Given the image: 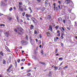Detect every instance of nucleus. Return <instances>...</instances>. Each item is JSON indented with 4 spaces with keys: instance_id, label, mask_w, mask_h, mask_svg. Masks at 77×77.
<instances>
[{
    "instance_id": "f257e3e1",
    "label": "nucleus",
    "mask_w": 77,
    "mask_h": 77,
    "mask_svg": "<svg viewBox=\"0 0 77 77\" xmlns=\"http://www.w3.org/2000/svg\"><path fill=\"white\" fill-rule=\"evenodd\" d=\"M17 29H18V31L20 32H18V34L21 35V34H23L24 33L23 29L21 27H17Z\"/></svg>"
},
{
    "instance_id": "f03ea898",
    "label": "nucleus",
    "mask_w": 77,
    "mask_h": 77,
    "mask_svg": "<svg viewBox=\"0 0 77 77\" xmlns=\"http://www.w3.org/2000/svg\"><path fill=\"white\" fill-rule=\"evenodd\" d=\"M56 6H57L56 5V3H54L53 5L52 6V7L54 9H56V11H59V9H60V5H59L58 7Z\"/></svg>"
},
{
    "instance_id": "7ed1b4c3",
    "label": "nucleus",
    "mask_w": 77,
    "mask_h": 77,
    "mask_svg": "<svg viewBox=\"0 0 77 77\" xmlns=\"http://www.w3.org/2000/svg\"><path fill=\"white\" fill-rule=\"evenodd\" d=\"M12 67V65L11 64L9 67H8V68L7 69V72H11V69Z\"/></svg>"
},
{
    "instance_id": "20e7f679",
    "label": "nucleus",
    "mask_w": 77,
    "mask_h": 77,
    "mask_svg": "<svg viewBox=\"0 0 77 77\" xmlns=\"http://www.w3.org/2000/svg\"><path fill=\"white\" fill-rule=\"evenodd\" d=\"M25 17L26 18L27 20H28V21H30V19L29 17H32V15L30 14H25Z\"/></svg>"
},
{
    "instance_id": "39448f33",
    "label": "nucleus",
    "mask_w": 77,
    "mask_h": 77,
    "mask_svg": "<svg viewBox=\"0 0 77 77\" xmlns=\"http://www.w3.org/2000/svg\"><path fill=\"white\" fill-rule=\"evenodd\" d=\"M12 20V17L8 16L7 17V21L8 23H11Z\"/></svg>"
},
{
    "instance_id": "423d86ee",
    "label": "nucleus",
    "mask_w": 77,
    "mask_h": 77,
    "mask_svg": "<svg viewBox=\"0 0 77 77\" xmlns=\"http://www.w3.org/2000/svg\"><path fill=\"white\" fill-rule=\"evenodd\" d=\"M48 30H50L51 32H53V26L50 25L48 29Z\"/></svg>"
},
{
    "instance_id": "0eeeda50",
    "label": "nucleus",
    "mask_w": 77,
    "mask_h": 77,
    "mask_svg": "<svg viewBox=\"0 0 77 77\" xmlns=\"http://www.w3.org/2000/svg\"><path fill=\"white\" fill-rule=\"evenodd\" d=\"M30 42L32 45H33L35 43V41L34 40H32L31 38H30Z\"/></svg>"
},
{
    "instance_id": "6e6552de",
    "label": "nucleus",
    "mask_w": 77,
    "mask_h": 77,
    "mask_svg": "<svg viewBox=\"0 0 77 77\" xmlns=\"http://www.w3.org/2000/svg\"><path fill=\"white\" fill-rule=\"evenodd\" d=\"M69 4V6L71 7H72V6H74V4L71 1H70V2Z\"/></svg>"
},
{
    "instance_id": "1a4fd4ad",
    "label": "nucleus",
    "mask_w": 77,
    "mask_h": 77,
    "mask_svg": "<svg viewBox=\"0 0 77 77\" xmlns=\"http://www.w3.org/2000/svg\"><path fill=\"white\" fill-rule=\"evenodd\" d=\"M32 20L33 23H36V22H35V21H37V20H36V19H35L34 18H33V17L32 18Z\"/></svg>"
},
{
    "instance_id": "9d476101",
    "label": "nucleus",
    "mask_w": 77,
    "mask_h": 77,
    "mask_svg": "<svg viewBox=\"0 0 77 77\" xmlns=\"http://www.w3.org/2000/svg\"><path fill=\"white\" fill-rule=\"evenodd\" d=\"M71 1H70L69 0H66L65 1V3L66 4H69L70 2H71Z\"/></svg>"
},
{
    "instance_id": "9b49d317",
    "label": "nucleus",
    "mask_w": 77,
    "mask_h": 77,
    "mask_svg": "<svg viewBox=\"0 0 77 77\" xmlns=\"http://www.w3.org/2000/svg\"><path fill=\"white\" fill-rule=\"evenodd\" d=\"M21 44H22L24 45V44H26V41H25V40H22V41H21Z\"/></svg>"
},
{
    "instance_id": "f8f14e48",
    "label": "nucleus",
    "mask_w": 77,
    "mask_h": 77,
    "mask_svg": "<svg viewBox=\"0 0 77 77\" xmlns=\"http://www.w3.org/2000/svg\"><path fill=\"white\" fill-rule=\"evenodd\" d=\"M48 2L47 0L45 1V6H48Z\"/></svg>"
},
{
    "instance_id": "ddd939ff",
    "label": "nucleus",
    "mask_w": 77,
    "mask_h": 77,
    "mask_svg": "<svg viewBox=\"0 0 77 77\" xmlns=\"http://www.w3.org/2000/svg\"><path fill=\"white\" fill-rule=\"evenodd\" d=\"M47 18L48 20H50V19L51 18V15H49L47 16Z\"/></svg>"
},
{
    "instance_id": "4468645a",
    "label": "nucleus",
    "mask_w": 77,
    "mask_h": 77,
    "mask_svg": "<svg viewBox=\"0 0 77 77\" xmlns=\"http://www.w3.org/2000/svg\"><path fill=\"white\" fill-rule=\"evenodd\" d=\"M5 48L6 50H7L8 51V52H10V51L9 50V48H8V47H7V46H5Z\"/></svg>"
},
{
    "instance_id": "2eb2a0df",
    "label": "nucleus",
    "mask_w": 77,
    "mask_h": 77,
    "mask_svg": "<svg viewBox=\"0 0 77 77\" xmlns=\"http://www.w3.org/2000/svg\"><path fill=\"white\" fill-rule=\"evenodd\" d=\"M14 63H15V66H16L17 67V60H14Z\"/></svg>"
},
{
    "instance_id": "dca6fc26",
    "label": "nucleus",
    "mask_w": 77,
    "mask_h": 77,
    "mask_svg": "<svg viewBox=\"0 0 77 77\" xmlns=\"http://www.w3.org/2000/svg\"><path fill=\"white\" fill-rule=\"evenodd\" d=\"M0 54L2 56V57H3V56H4V54H3V53L2 51H1L0 52Z\"/></svg>"
},
{
    "instance_id": "f3484780",
    "label": "nucleus",
    "mask_w": 77,
    "mask_h": 77,
    "mask_svg": "<svg viewBox=\"0 0 77 77\" xmlns=\"http://www.w3.org/2000/svg\"><path fill=\"white\" fill-rule=\"evenodd\" d=\"M33 28H34V26L32 25H31L30 27V29H31V30H33Z\"/></svg>"
},
{
    "instance_id": "a211bd4d",
    "label": "nucleus",
    "mask_w": 77,
    "mask_h": 77,
    "mask_svg": "<svg viewBox=\"0 0 77 77\" xmlns=\"http://www.w3.org/2000/svg\"><path fill=\"white\" fill-rule=\"evenodd\" d=\"M55 27L56 29V30H57V29H59V28L60 27L59 26L57 25V26H55Z\"/></svg>"
},
{
    "instance_id": "6ab92c4d",
    "label": "nucleus",
    "mask_w": 77,
    "mask_h": 77,
    "mask_svg": "<svg viewBox=\"0 0 77 77\" xmlns=\"http://www.w3.org/2000/svg\"><path fill=\"white\" fill-rule=\"evenodd\" d=\"M3 64H6V60H3L2 61Z\"/></svg>"
},
{
    "instance_id": "aec40b11",
    "label": "nucleus",
    "mask_w": 77,
    "mask_h": 77,
    "mask_svg": "<svg viewBox=\"0 0 77 77\" xmlns=\"http://www.w3.org/2000/svg\"><path fill=\"white\" fill-rule=\"evenodd\" d=\"M45 9H46V8L44 7H43L42 8V11H45Z\"/></svg>"
},
{
    "instance_id": "412c9836",
    "label": "nucleus",
    "mask_w": 77,
    "mask_h": 77,
    "mask_svg": "<svg viewBox=\"0 0 77 77\" xmlns=\"http://www.w3.org/2000/svg\"><path fill=\"white\" fill-rule=\"evenodd\" d=\"M54 69H56V70H57V69H58V67L56 66H54Z\"/></svg>"
},
{
    "instance_id": "4be33fe9",
    "label": "nucleus",
    "mask_w": 77,
    "mask_h": 77,
    "mask_svg": "<svg viewBox=\"0 0 77 77\" xmlns=\"http://www.w3.org/2000/svg\"><path fill=\"white\" fill-rule=\"evenodd\" d=\"M38 44L39 45H40L41 44V40H38Z\"/></svg>"
},
{
    "instance_id": "5701e85b",
    "label": "nucleus",
    "mask_w": 77,
    "mask_h": 77,
    "mask_svg": "<svg viewBox=\"0 0 77 77\" xmlns=\"http://www.w3.org/2000/svg\"><path fill=\"white\" fill-rule=\"evenodd\" d=\"M59 60H60V61H62V60H63V58H59Z\"/></svg>"
},
{
    "instance_id": "b1692460",
    "label": "nucleus",
    "mask_w": 77,
    "mask_h": 77,
    "mask_svg": "<svg viewBox=\"0 0 77 77\" xmlns=\"http://www.w3.org/2000/svg\"><path fill=\"white\" fill-rule=\"evenodd\" d=\"M21 7H22V6H20V5H19V9H18L19 11L21 9Z\"/></svg>"
},
{
    "instance_id": "393cba45",
    "label": "nucleus",
    "mask_w": 77,
    "mask_h": 77,
    "mask_svg": "<svg viewBox=\"0 0 77 77\" xmlns=\"http://www.w3.org/2000/svg\"><path fill=\"white\" fill-rule=\"evenodd\" d=\"M5 35L7 37H8V38L9 37V35L7 33H6L5 34Z\"/></svg>"
},
{
    "instance_id": "a878e982",
    "label": "nucleus",
    "mask_w": 77,
    "mask_h": 77,
    "mask_svg": "<svg viewBox=\"0 0 77 77\" xmlns=\"http://www.w3.org/2000/svg\"><path fill=\"white\" fill-rule=\"evenodd\" d=\"M58 20L59 21H62V18L60 17L58 19Z\"/></svg>"
},
{
    "instance_id": "bb28decb",
    "label": "nucleus",
    "mask_w": 77,
    "mask_h": 77,
    "mask_svg": "<svg viewBox=\"0 0 77 77\" xmlns=\"http://www.w3.org/2000/svg\"><path fill=\"white\" fill-rule=\"evenodd\" d=\"M0 26L1 27H2V26H4V27H5V25L4 24H1Z\"/></svg>"
},
{
    "instance_id": "cd10ccee",
    "label": "nucleus",
    "mask_w": 77,
    "mask_h": 77,
    "mask_svg": "<svg viewBox=\"0 0 77 77\" xmlns=\"http://www.w3.org/2000/svg\"><path fill=\"white\" fill-rule=\"evenodd\" d=\"M63 21L64 24H65L66 22V20L64 19L63 20Z\"/></svg>"
},
{
    "instance_id": "c85d7f7f",
    "label": "nucleus",
    "mask_w": 77,
    "mask_h": 77,
    "mask_svg": "<svg viewBox=\"0 0 77 77\" xmlns=\"http://www.w3.org/2000/svg\"><path fill=\"white\" fill-rule=\"evenodd\" d=\"M25 14H26V12H24L23 14H22V15L23 16V17H24L25 16Z\"/></svg>"
},
{
    "instance_id": "c756f323",
    "label": "nucleus",
    "mask_w": 77,
    "mask_h": 77,
    "mask_svg": "<svg viewBox=\"0 0 77 77\" xmlns=\"http://www.w3.org/2000/svg\"><path fill=\"white\" fill-rule=\"evenodd\" d=\"M14 31L16 33H17V32H18V30H17L16 29H14Z\"/></svg>"
},
{
    "instance_id": "7c9ffc66",
    "label": "nucleus",
    "mask_w": 77,
    "mask_h": 77,
    "mask_svg": "<svg viewBox=\"0 0 77 77\" xmlns=\"http://www.w3.org/2000/svg\"><path fill=\"white\" fill-rule=\"evenodd\" d=\"M31 72V69H29L26 72H27V73H29V72Z\"/></svg>"
},
{
    "instance_id": "2f4dec72",
    "label": "nucleus",
    "mask_w": 77,
    "mask_h": 77,
    "mask_svg": "<svg viewBox=\"0 0 77 77\" xmlns=\"http://www.w3.org/2000/svg\"><path fill=\"white\" fill-rule=\"evenodd\" d=\"M20 11H21V12H24V11L23 10V8H21V9L20 10Z\"/></svg>"
},
{
    "instance_id": "473e14b6",
    "label": "nucleus",
    "mask_w": 77,
    "mask_h": 77,
    "mask_svg": "<svg viewBox=\"0 0 77 77\" xmlns=\"http://www.w3.org/2000/svg\"><path fill=\"white\" fill-rule=\"evenodd\" d=\"M63 61L60 64V65L59 66H62V65L63 63Z\"/></svg>"
},
{
    "instance_id": "72a5a7b5",
    "label": "nucleus",
    "mask_w": 77,
    "mask_h": 77,
    "mask_svg": "<svg viewBox=\"0 0 77 77\" xmlns=\"http://www.w3.org/2000/svg\"><path fill=\"white\" fill-rule=\"evenodd\" d=\"M16 18L18 22H19V18L18 17H17Z\"/></svg>"
},
{
    "instance_id": "f704fd0d",
    "label": "nucleus",
    "mask_w": 77,
    "mask_h": 77,
    "mask_svg": "<svg viewBox=\"0 0 77 77\" xmlns=\"http://www.w3.org/2000/svg\"><path fill=\"white\" fill-rule=\"evenodd\" d=\"M42 0H37V1L38 3H41Z\"/></svg>"
},
{
    "instance_id": "c9c22d12",
    "label": "nucleus",
    "mask_w": 77,
    "mask_h": 77,
    "mask_svg": "<svg viewBox=\"0 0 77 77\" xmlns=\"http://www.w3.org/2000/svg\"><path fill=\"white\" fill-rule=\"evenodd\" d=\"M19 5H23V3L19 2Z\"/></svg>"
},
{
    "instance_id": "e433bc0d",
    "label": "nucleus",
    "mask_w": 77,
    "mask_h": 77,
    "mask_svg": "<svg viewBox=\"0 0 77 77\" xmlns=\"http://www.w3.org/2000/svg\"><path fill=\"white\" fill-rule=\"evenodd\" d=\"M39 38H42V35H41V34H39Z\"/></svg>"
},
{
    "instance_id": "4c0bfd02",
    "label": "nucleus",
    "mask_w": 77,
    "mask_h": 77,
    "mask_svg": "<svg viewBox=\"0 0 77 77\" xmlns=\"http://www.w3.org/2000/svg\"><path fill=\"white\" fill-rule=\"evenodd\" d=\"M52 26H53L54 27H55V26H56V25H55V24H54V23H52Z\"/></svg>"
},
{
    "instance_id": "58836bf2",
    "label": "nucleus",
    "mask_w": 77,
    "mask_h": 77,
    "mask_svg": "<svg viewBox=\"0 0 77 77\" xmlns=\"http://www.w3.org/2000/svg\"><path fill=\"white\" fill-rule=\"evenodd\" d=\"M20 61H21V60L20 59H19L17 61V62L18 63H20Z\"/></svg>"
},
{
    "instance_id": "ea45409f",
    "label": "nucleus",
    "mask_w": 77,
    "mask_h": 77,
    "mask_svg": "<svg viewBox=\"0 0 77 77\" xmlns=\"http://www.w3.org/2000/svg\"><path fill=\"white\" fill-rule=\"evenodd\" d=\"M29 10H30L31 12H32V8H31V7H29Z\"/></svg>"
},
{
    "instance_id": "a19ab883",
    "label": "nucleus",
    "mask_w": 77,
    "mask_h": 77,
    "mask_svg": "<svg viewBox=\"0 0 77 77\" xmlns=\"http://www.w3.org/2000/svg\"><path fill=\"white\" fill-rule=\"evenodd\" d=\"M20 48H21V49H22L23 48V47L21 46L19 47L18 49H20Z\"/></svg>"
},
{
    "instance_id": "79ce46f5",
    "label": "nucleus",
    "mask_w": 77,
    "mask_h": 77,
    "mask_svg": "<svg viewBox=\"0 0 77 77\" xmlns=\"http://www.w3.org/2000/svg\"><path fill=\"white\" fill-rule=\"evenodd\" d=\"M57 36H60V33H58L57 34Z\"/></svg>"
},
{
    "instance_id": "37998d69",
    "label": "nucleus",
    "mask_w": 77,
    "mask_h": 77,
    "mask_svg": "<svg viewBox=\"0 0 77 77\" xmlns=\"http://www.w3.org/2000/svg\"><path fill=\"white\" fill-rule=\"evenodd\" d=\"M28 66H30L31 65V63H30L29 62L27 64Z\"/></svg>"
},
{
    "instance_id": "c03bdc74",
    "label": "nucleus",
    "mask_w": 77,
    "mask_h": 77,
    "mask_svg": "<svg viewBox=\"0 0 77 77\" xmlns=\"http://www.w3.org/2000/svg\"><path fill=\"white\" fill-rule=\"evenodd\" d=\"M13 10V9H12V8H10L9 9L10 11H12Z\"/></svg>"
},
{
    "instance_id": "a18cd8bd",
    "label": "nucleus",
    "mask_w": 77,
    "mask_h": 77,
    "mask_svg": "<svg viewBox=\"0 0 77 77\" xmlns=\"http://www.w3.org/2000/svg\"><path fill=\"white\" fill-rule=\"evenodd\" d=\"M60 31H59V30H58L57 31V33H60Z\"/></svg>"
},
{
    "instance_id": "49530a36",
    "label": "nucleus",
    "mask_w": 77,
    "mask_h": 77,
    "mask_svg": "<svg viewBox=\"0 0 77 77\" xmlns=\"http://www.w3.org/2000/svg\"><path fill=\"white\" fill-rule=\"evenodd\" d=\"M27 75L28 76H30V75H31V73H29L27 74Z\"/></svg>"
},
{
    "instance_id": "de8ad7c7",
    "label": "nucleus",
    "mask_w": 77,
    "mask_h": 77,
    "mask_svg": "<svg viewBox=\"0 0 77 77\" xmlns=\"http://www.w3.org/2000/svg\"><path fill=\"white\" fill-rule=\"evenodd\" d=\"M63 36H61L60 38L61 39H63Z\"/></svg>"
},
{
    "instance_id": "09e8293b",
    "label": "nucleus",
    "mask_w": 77,
    "mask_h": 77,
    "mask_svg": "<svg viewBox=\"0 0 77 77\" xmlns=\"http://www.w3.org/2000/svg\"><path fill=\"white\" fill-rule=\"evenodd\" d=\"M66 18H67V19H69V16H66Z\"/></svg>"
},
{
    "instance_id": "8fccbe9b",
    "label": "nucleus",
    "mask_w": 77,
    "mask_h": 77,
    "mask_svg": "<svg viewBox=\"0 0 77 77\" xmlns=\"http://www.w3.org/2000/svg\"><path fill=\"white\" fill-rule=\"evenodd\" d=\"M65 67V68H68V66L66 65Z\"/></svg>"
},
{
    "instance_id": "3c124183",
    "label": "nucleus",
    "mask_w": 77,
    "mask_h": 77,
    "mask_svg": "<svg viewBox=\"0 0 77 77\" xmlns=\"http://www.w3.org/2000/svg\"><path fill=\"white\" fill-rule=\"evenodd\" d=\"M23 64H24V63H22L21 64H20V66H23Z\"/></svg>"
},
{
    "instance_id": "603ef678",
    "label": "nucleus",
    "mask_w": 77,
    "mask_h": 77,
    "mask_svg": "<svg viewBox=\"0 0 77 77\" xmlns=\"http://www.w3.org/2000/svg\"><path fill=\"white\" fill-rule=\"evenodd\" d=\"M35 40L36 42H38V39L37 38L35 39Z\"/></svg>"
},
{
    "instance_id": "864d4df0",
    "label": "nucleus",
    "mask_w": 77,
    "mask_h": 77,
    "mask_svg": "<svg viewBox=\"0 0 77 77\" xmlns=\"http://www.w3.org/2000/svg\"><path fill=\"white\" fill-rule=\"evenodd\" d=\"M37 31H34V34H37Z\"/></svg>"
},
{
    "instance_id": "5fc2aeb1",
    "label": "nucleus",
    "mask_w": 77,
    "mask_h": 77,
    "mask_svg": "<svg viewBox=\"0 0 77 77\" xmlns=\"http://www.w3.org/2000/svg\"><path fill=\"white\" fill-rule=\"evenodd\" d=\"M61 45L62 46V47L63 46V43H61Z\"/></svg>"
},
{
    "instance_id": "6e6d98bb",
    "label": "nucleus",
    "mask_w": 77,
    "mask_h": 77,
    "mask_svg": "<svg viewBox=\"0 0 77 77\" xmlns=\"http://www.w3.org/2000/svg\"><path fill=\"white\" fill-rule=\"evenodd\" d=\"M25 60H26V59H22L21 61H25Z\"/></svg>"
},
{
    "instance_id": "4d7b16f0",
    "label": "nucleus",
    "mask_w": 77,
    "mask_h": 77,
    "mask_svg": "<svg viewBox=\"0 0 77 77\" xmlns=\"http://www.w3.org/2000/svg\"><path fill=\"white\" fill-rule=\"evenodd\" d=\"M62 29L63 30V31H65V29H64V28L63 27H62Z\"/></svg>"
},
{
    "instance_id": "13d9d810",
    "label": "nucleus",
    "mask_w": 77,
    "mask_h": 77,
    "mask_svg": "<svg viewBox=\"0 0 77 77\" xmlns=\"http://www.w3.org/2000/svg\"><path fill=\"white\" fill-rule=\"evenodd\" d=\"M54 42H56V41H57V39L56 38H54Z\"/></svg>"
},
{
    "instance_id": "bf43d9fd",
    "label": "nucleus",
    "mask_w": 77,
    "mask_h": 77,
    "mask_svg": "<svg viewBox=\"0 0 77 77\" xmlns=\"http://www.w3.org/2000/svg\"><path fill=\"white\" fill-rule=\"evenodd\" d=\"M26 39L28 40V38H29V37H28V36H26Z\"/></svg>"
},
{
    "instance_id": "052dcab7",
    "label": "nucleus",
    "mask_w": 77,
    "mask_h": 77,
    "mask_svg": "<svg viewBox=\"0 0 77 77\" xmlns=\"http://www.w3.org/2000/svg\"><path fill=\"white\" fill-rule=\"evenodd\" d=\"M39 48H42V45H40L39 46Z\"/></svg>"
},
{
    "instance_id": "680f3d73",
    "label": "nucleus",
    "mask_w": 77,
    "mask_h": 77,
    "mask_svg": "<svg viewBox=\"0 0 77 77\" xmlns=\"http://www.w3.org/2000/svg\"><path fill=\"white\" fill-rule=\"evenodd\" d=\"M67 30H70V29L68 27H67Z\"/></svg>"
},
{
    "instance_id": "e2e57ef3",
    "label": "nucleus",
    "mask_w": 77,
    "mask_h": 77,
    "mask_svg": "<svg viewBox=\"0 0 77 77\" xmlns=\"http://www.w3.org/2000/svg\"><path fill=\"white\" fill-rule=\"evenodd\" d=\"M13 9H14V10H16V8H15V7H14Z\"/></svg>"
},
{
    "instance_id": "0e129e2a",
    "label": "nucleus",
    "mask_w": 77,
    "mask_h": 77,
    "mask_svg": "<svg viewBox=\"0 0 77 77\" xmlns=\"http://www.w3.org/2000/svg\"><path fill=\"white\" fill-rule=\"evenodd\" d=\"M0 77H3V75H2V74H0Z\"/></svg>"
},
{
    "instance_id": "69168bd1",
    "label": "nucleus",
    "mask_w": 77,
    "mask_h": 77,
    "mask_svg": "<svg viewBox=\"0 0 77 77\" xmlns=\"http://www.w3.org/2000/svg\"><path fill=\"white\" fill-rule=\"evenodd\" d=\"M2 56H0V60H2Z\"/></svg>"
},
{
    "instance_id": "338daca9",
    "label": "nucleus",
    "mask_w": 77,
    "mask_h": 77,
    "mask_svg": "<svg viewBox=\"0 0 77 77\" xmlns=\"http://www.w3.org/2000/svg\"><path fill=\"white\" fill-rule=\"evenodd\" d=\"M24 9L25 11H27V8Z\"/></svg>"
},
{
    "instance_id": "774afa93",
    "label": "nucleus",
    "mask_w": 77,
    "mask_h": 77,
    "mask_svg": "<svg viewBox=\"0 0 77 77\" xmlns=\"http://www.w3.org/2000/svg\"><path fill=\"white\" fill-rule=\"evenodd\" d=\"M24 69V67H21V69Z\"/></svg>"
}]
</instances>
